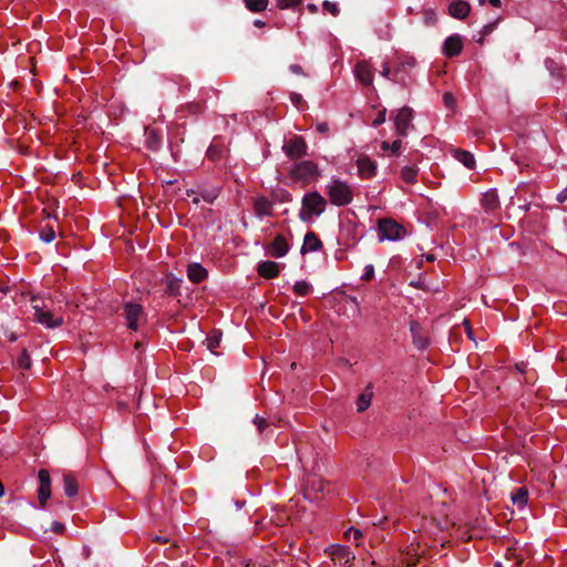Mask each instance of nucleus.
Returning <instances> with one entry per match:
<instances>
[{
    "mask_svg": "<svg viewBox=\"0 0 567 567\" xmlns=\"http://www.w3.org/2000/svg\"><path fill=\"white\" fill-rule=\"evenodd\" d=\"M488 2L493 6V7H501L502 4V1L501 0H488Z\"/></svg>",
    "mask_w": 567,
    "mask_h": 567,
    "instance_id": "obj_54",
    "label": "nucleus"
},
{
    "mask_svg": "<svg viewBox=\"0 0 567 567\" xmlns=\"http://www.w3.org/2000/svg\"><path fill=\"white\" fill-rule=\"evenodd\" d=\"M64 493L68 497H74L78 494V482L71 474L63 476Z\"/></svg>",
    "mask_w": 567,
    "mask_h": 567,
    "instance_id": "obj_26",
    "label": "nucleus"
},
{
    "mask_svg": "<svg viewBox=\"0 0 567 567\" xmlns=\"http://www.w3.org/2000/svg\"><path fill=\"white\" fill-rule=\"evenodd\" d=\"M33 320L47 328H58L64 322L62 316H55L44 301L32 298Z\"/></svg>",
    "mask_w": 567,
    "mask_h": 567,
    "instance_id": "obj_3",
    "label": "nucleus"
},
{
    "mask_svg": "<svg viewBox=\"0 0 567 567\" xmlns=\"http://www.w3.org/2000/svg\"><path fill=\"white\" fill-rule=\"evenodd\" d=\"M124 317L127 328L136 331L140 327V322L144 320L143 307L138 303L126 302L124 306Z\"/></svg>",
    "mask_w": 567,
    "mask_h": 567,
    "instance_id": "obj_6",
    "label": "nucleus"
},
{
    "mask_svg": "<svg viewBox=\"0 0 567 567\" xmlns=\"http://www.w3.org/2000/svg\"><path fill=\"white\" fill-rule=\"evenodd\" d=\"M326 193L331 204L336 206H347L353 198V190L351 186L338 178H333L327 184Z\"/></svg>",
    "mask_w": 567,
    "mask_h": 567,
    "instance_id": "obj_2",
    "label": "nucleus"
},
{
    "mask_svg": "<svg viewBox=\"0 0 567 567\" xmlns=\"http://www.w3.org/2000/svg\"><path fill=\"white\" fill-rule=\"evenodd\" d=\"M3 493H4V488H3L2 483L0 482V497L3 495Z\"/></svg>",
    "mask_w": 567,
    "mask_h": 567,
    "instance_id": "obj_59",
    "label": "nucleus"
},
{
    "mask_svg": "<svg viewBox=\"0 0 567 567\" xmlns=\"http://www.w3.org/2000/svg\"><path fill=\"white\" fill-rule=\"evenodd\" d=\"M482 205L486 210H494L498 207V196L495 190H488L483 195Z\"/></svg>",
    "mask_w": 567,
    "mask_h": 567,
    "instance_id": "obj_25",
    "label": "nucleus"
},
{
    "mask_svg": "<svg viewBox=\"0 0 567 567\" xmlns=\"http://www.w3.org/2000/svg\"><path fill=\"white\" fill-rule=\"evenodd\" d=\"M238 567H268L267 565L256 564V563H241Z\"/></svg>",
    "mask_w": 567,
    "mask_h": 567,
    "instance_id": "obj_53",
    "label": "nucleus"
},
{
    "mask_svg": "<svg viewBox=\"0 0 567 567\" xmlns=\"http://www.w3.org/2000/svg\"><path fill=\"white\" fill-rule=\"evenodd\" d=\"M414 556H415V555H412L410 551H408V553L405 554V557H404V560H403V561H404L408 566H412V565H414Z\"/></svg>",
    "mask_w": 567,
    "mask_h": 567,
    "instance_id": "obj_49",
    "label": "nucleus"
},
{
    "mask_svg": "<svg viewBox=\"0 0 567 567\" xmlns=\"http://www.w3.org/2000/svg\"><path fill=\"white\" fill-rule=\"evenodd\" d=\"M385 113H386L385 109H383L381 112H379L378 116L373 121V126H379L385 122Z\"/></svg>",
    "mask_w": 567,
    "mask_h": 567,
    "instance_id": "obj_44",
    "label": "nucleus"
},
{
    "mask_svg": "<svg viewBox=\"0 0 567 567\" xmlns=\"http://www.w3.org/2000/svg\"><path fill=\"white\" fill-rule=\"evenodd\" d=\"M436 13L433 10H426L424 12V22L427 25H432L436 22Z\"/></svg>",
    "mask_w": 567,
    "mask_h": 567,
    "instance_id": "obj_41",
    "label": "nucleus"
},
{
    "mask_svg": "<svg viewBox=\"0 0 567 567\" xmlns=\"http://www.w3.org/2000/svg\"><path fill=\"white\" fill-rule=\"evenodd\" d=\"M344 536L348 539H353L354 542H358L362 537V532L354 527H350L346 530Z\"/></svg>",
    "mask_w": 567,
    "mask_h": 567,
    "instance_id": "obj_37",
    "label": "nucleus"
},
{
    "mask_svg": "<svg viewBox=\"0 0 567 567\" xmlns=\"http://www.w3.org/2000/svg\"><path fill=\"white\" fill-rule=\"evenodd\" d=\"M374 276V268L372 265H368L365 268H364V272L362 275V279L363 280H371Z\"/></svg>",
    "mask_w": 567,
    "mask_h": 567,
    "instance_id": "obj_43",
    "label": "nucleus"
},
{
    "mask_svg": "<svg viewBox=\"0 0 567 567\" xmlns=\"http://www.w3.org/2000/svg\"><path fill=\"white\" fill-rule=\"evenodd\" d=\"M40 481V487L38 491L39 502L41 507H44L48 499L51 496V480L50 474L47 470H40L38 474Z\"/></svg>",
    "mask_w": 567,
    "mask_h": 567,
    "instance_id": "obj_10",
    "label": "nucleus"
},
{
    "mask_svg": "<svg viewBox=\"0 0 567 567\" xmlns=\"http://www.w3.org/2000/svg\"><path fill=\"white\" fill-rule=\"evenodd\" d=\"M0 292L1 293H6L7 292V288L0 287Z\"/></svg>",
    "mask_w": 567,
    "mask_h": 567,
    "instance_id": "obj_60",
    "label": "nucleus"
},
{
    "mask_svg": "<svg viewBox=\"0 0 567 567\" xmlns=\"http://www.w3.org/2000/svg\"><path fill=\"white\" fill-rule=\"evenodd\" d=\"M454 157L461 162L465 167L473 168L475 165V158L472 153L464 150H454Z\"/></svg>",
    "mask_w": 567,
    "mask_h": 567,
    "instance_id": "obj_24",
    "label": "nucleus"
},
{
    "mask_svg": "<svg viewBox=\"0 0 567 567\" xmlns=\"http://www.w3.org/2000/svg\"><path fill=\"white\" fill-rule=\"evenodd\" d=\"M290 100L295 105H299L302 101V96L300 94L293 92L290 94Z\"/></svg>",
    "mask_w": 567,
    "mask_h": 567,
    "instance_id": "obj_48",
    "label": "nucleus"
},
{
    "mask_svg": "<svg viewBox=\"0 0 567 567\" xmlns=\"http://www.w3.org/2000/svg\"><path fill=\"white\" fill-rule=\"evenodd\" d=\"M410 330L413 334V342L419 349H425L429 344L427 338L422 333V328L419 322L411 321Z\"/></svg>",
    "mask_w": 567,
    "mask_h": 567,
    "instance_id": "obj_20",
    "label": "nucleus"
},
{
    "mask_svg": "<svg viewBox=\"0 0 567 567\" xmlns=\"http://www.w3.org/2000/svg\"><path fill=\"white\" fill-rule=\"evenodd\" d=\"M326 491V483L317 476H310L307 480V486L305 491V496L309 498L310 501L317 499V494L324 493Z\"/></svg>",
    "mask_w": 567,
    "mask_h": 567,
    "instance_id": "obj_12",
    "label": "nucleus"
},
{
    "mask_svg": "<svg viewBox=\"0 0 567 567\" xmlns=\"http://www.w3.org/2000/svg\"><path fill=\"white\" fill-rule=\"evenodd\" d=\"M293 291L298 296H306L310 291V286L306 281H297L293 286Z\"/></svg>",
    "mask_w": 567,
    "mask_h": 567,
    "instance_id": "obj_35",
    "label": "nucleus"
},
{
    "mask_svg": "<svg viewBox=\"0 0 567 567\" xmlns=\"http://www.w3.org/2000/svg\"><path fill=\"white\" fill-rule=\"evenodd\" d=\"M355 79L363 85H371L373 83V70L372 66L365 62L360 61L354 68Z\"/></svg>",
    "mask_w": 567,
    "mask_h": 567,
    "instance_id": "obj_11",
    "label": "nucleus"
},
{
    "mask_svg": "<svg viewBox=\"0 0 567 567\" xmlns=\"http://www.w3.org/2000/svg\"><path fill=\"white\" fill-rule=\"evenodd\" d=\"M309 9H310L311 11H316V10H317L316 6H309Z\"/></svg>",
    "mask_w": 567,
    "mask_h": 567,
    "instance_id": "obj_62",
    "label": "nucleus"
},
{
    "mask_svg": "<svg viewBox=\"0 0 567 567\" xmlns=\"http://www.w3.org/2000/svg\"><path fill=\"white\" fill-rule=\"evenodd\" d=\"M155 540H157L159 543H166L167 538H164V537H161V536H156Z\"/></svg>",
    "mask_w": 567,
    "mask_h": 567,
    "instance_id": "obj_57",
    "label": "nucleus"
},
{
    "mask_svg": "<svg viewBox=\"0 0 567 567\" xmlns=\"http://www.w3.org/2000/svg\"><path fill=\"white\" fill-rule=\"evenodd\" d=\"M511 501L513 505L517 506L518 508H524L528 502V489L526 487L516 488L511 494Z\"/></svg>",
    "mask_w": 567,
    "mask_h": 567,
    "instance_id": "obj_23",
    "label": "nucleus"
},
{
    "mask_svg": "<svg viewBox=\"0 0 567 567\" xmlns=\"http://www.w3.org/2000/svg\"><path fill=\"white\" fill-rule=\"evenodd\" d=\"M254 24H255L256 27H258V28H262V27H265V22H264V21H261V20H255Z\"/></svg>",
    "mask_w": 567,
    "mask_h": 567,
    "instance_id": "obj_55",
    "label": "nucleus"
},
{
    "mask_svg": "<svg viewBox=\"0 0 567 567\" xmlns=\"http://www.w3.org/2000/svg\"><path fill=\"white\" fill-rule=\"evenodd\" d=\"M464 326H465V330H466V333L470 339H473V331H472V328L470 326V322L467 320H464Z\"/></svg>",
    "mask_w": 567,
    "mask_h": 567,
    "instance_id": "obj_52",
    "label": "nucleus"
},
{
    "mask_svg": "<svg viewBox=\"0 0 567 567\" xmlns=\"http://www.w3.org/2000/svg\"><path fill=\"white\" fill-rule=\"evenodd\" d=\"M321 247H322L321 240L317 237V235L313 231H309L305 236L303 244L301 247V254L317 251Z\"/></svg>",
    "mask_w": 567,
    "mask_h": 567,
    "instance_id": "obj_19",
    "label": "nucleus"
},
{
    "mask_svg": "<svg viewBox=\"0 0 567 567\" xmlns=\"http://www.w3.org/2000/svg\"><path fill=\"white\" fill-rule=\"evenodd\" d=\"M282 148L290 158H299L306 154L307 145L302 137L295 136L287 141Z\"/></svg>",
    "mask_w": 567,
    "mask_h": 567,
    "instance_id": "obj_9",
    "label": "nucleus"
},
{
    "mask_svg": "<svg viewBox=\"0 0 567 567\" xmlns=\"http://www.w3.org/2000/svg\"><path fill=\"white\" fill-rule=\"evenodd\" d=\"M40 238L47 244L51 243L55 238V231L53 227L50 225L44 227L40 234Z\"/></svg>",
    "mask_w": 567,
    "mask_h": 567,
    "instance_id": "obj_34",
    "label": "nucleus"
},
{
    "mask_svg": "<svg viewBox=\"0 0 567 567\" xmlns=\"http://www.w3.org/2000/svg\"><path fill=\"white\" fill-rule=\"evenodd\" d=\"M557 202L565 203L567 200V187L564 188L558 195H557Z\"/></svg>",
    "mask_w": 567,
    "mask_h": 567,
    "instance_id": "obj_50",
    "label": "nucleus"
},
{
    "mask_svg": "<svg viewBox=\"0 0 567 567\" xmlns=\"http://www.w3.org/2000/svg\"><path fill=\"white\" fill-rule=\"evenodd\" d=\"M255 214L259 217L270 216L274 204L265 196H256L252 200Z\"/></svg>",
    "mask_w": 567,
    "mask_h": 567,
    "instance_id": "obj_16",
    "label": "nucleus"
},
{
    "mask_svg": "<svg viewBox=\"0 0 567 567\" xmlns=\"http://www.w3.org/2000/svg\"><path fill=\"white\" fill-rule=\"evenodd\" d=\"M221 340V333L218 331H214L212 334H209L206 338V344L208 350H210L213 353L215 352V349L219 347Z\"/></svg>",
    "mask_w": 567,
    "mask_h": 567,
    "instance_id": "obj_31",
    "label": "nucleus"
},
{
    "mask_svg": "<svg viewBox=\"0 0 567 567\" xmlns=\"http://www.w3.org/2000/svg\"><path fill=\"white\" fill-rule=\"evenodd\" d=\"M381 74L386 79H394L393 72L391 71L390 66L386 63L383 64Z\"/></svg>",
    "mask_w": 567,
    "mask_h": 567,
    "instance_id": "obj_45",
    "label": "nucleus"
},
{
    "mask_svg": "<svg viewBox=\"0 0 567 567\" xmlns=\"http://www.w3.org/2000/svg\"><path fill=\"white\" fill-rule=\"evenodd\" d=\"M290 71L295 74H303L302 68L298 64L290 65Z\"/></svg>",
    "mask_w": 567,
    "mask_h": 567,
    "instance_id": "obj_51",
    "label": "nucleus"
},
{
    "mask_svg": "<svg viewBox=\"0 0 567 567\" xmlns=\"http://www.w3.org/2000/svg\"><path fill=\"white\" fill-rule=\"evenodd\" d=\"M379 234L380 240H400L406 235L405 228L391 218H384L379 220Z\"/></svg>",
    "mask_w": 567,
    "mask_h": 567,
    "instance_id": "obj_5",
    "label": "nucleus"
},
{
    "mask_svg": "<svg viewBox=\"0 0 567 567\" xmlns=\"http://www.w3.org/2000/svg\"><path fill=\"white\" fill-rule=\"evenodd\" d=\"M426 259H427L429 261L434 260L433 256H431V255H430V256H427V257H426Z\"/></svg>",
    "mask_w": 567,
    "mask_h": 567,
    "instance_id": "obj_63",
    "label": "nucleus"
},
{
    "mask_svg": "<svg viewBox=\"0 0 567 567\" xmlns=\"http://www.w3.org/2000/svg\"><path fill=\"white\" fill-rule=\"evenodd\" d=\"M65 527L62 523L60 522H54L52 524V530L56 534H62L64 532Z\"/></svg>",
    "mask_w": 567,
    "mask_h": 567,
    "instance_id": "obj_46",
    "label": "nucleus"
},
{
    "mask_svg": "<svg viewBox=\"0 0 567 567\" xmlns=\"http://www.w3.org/2000/svg\"><path fill=\"white\" fill-rule=\"evenodd\" d=\"M83 555H84V557H85V558H89V557H90V555H91V550H90V548H84V549H83Z\"/></svg>",
    "mask_w": 567,
    "mask_h": 567,
    "instance_id": "obj_56",
    "label": "nucleus"
},
{
    "mask_svg": "<svg viewBox=\"0 0 567 567\" xmlns=\"http://www.w3.org/2000/svg\"><path fill=\"white\" fill-rule=\"evenodd\" d=\"M443 102H444L445 106L449 109H454V106H455V99H454L453 94L450 92L444 93Z\"/></svg>",
    "mask_w": 567,
    "mask_h": 567,
    "instance_id": "obj_42",
    "label": "nucleus"
},
{
    "mask_svg": "<svg viewBox=\"0 0 567 567\" xmlns=\"http://www.w3.org/2000/svg\"><path fill=\"white\" fill-rule=\"evenodd\" d=\"M415 65V59L411 56L402 58L399 60L396 66L393 70V81H400L399 74L405 69L413 68Z\"/></svg>",
    "mask_w": 567,
    "mask_h": 567,
    "instance_id": "obj_27",
    "label": "nucleus"
},
{
    "mask_svg": "<svg viewBox=\"0 0 567 567\" xmlns=\"http://www.w3.org/2000/svg\"><path fill=\"white\" fill-rule=\"evenodd\" d=\"M301 0H277V6L279 9H288L295 6H298Z\"/></svg>",
    "mask_w": 567,
    "mask_h": 567,
    "instance_id": "obj_40",
    "label": "nucleus"
},
{
    "mask_svg": "<svg viewBox=\"0 0 567 567\" xmlns=\"http://www.w3.org/2000/svg\"><path fill=\"white\" fill-rule=\"evenodd\" d=\"M401 146L402 141L400 138L395 140L393 143H389L386 141L381 143V150L389 156H398L400 154Z\"/></svg>",
    "mask_w": 567,
    "mask_h": 567,
    "instance_id": "obj_28",
    "label": "nucleus"
},
{
    "mask_svg": "<svg viewBox=\"0 0 567 567\" xmlns=\"http://www.w3.org/2000/svg\"><path fill=\"white\" fill-rule=\"evenodd\" d=\"M330 554L334 564H339L341 567H351V563L355 558L350 548L343 545L331 546Z\"/></svg>",
    "mask_w": 567,
    "mask_h": 567,
    "instance_id": "obj_8",
    "label": "nucleus"
},
{
    "mask_svg": "<svg viewBox=\"0 0 567 567\" xmlns=\"http://www.w3.org/2000/svg\"><path fill=\"white\" fill-rule=\"evenodd\" d=\"M413 111L408 106L400 109L394 118L395 132L400 137H405L408 131L412 127Z\"/></svg>",
    "mask_w": 567,
    "mask_h": 567,
    "instance_id": "obj_7",
    "label": "nucleus"
},
{
    "mask_svg": "<svg viewBox=\"0 0 567 567\" xmlns=\"http://www.w3.org/2000/svg\"><path fill=\"white\" fill-rule=\"evenodd\" d=\"M187 276L190 281L198 284L207 277V270L199 264H190L187 269Z\"/></svg>",
    "mask_w": 567,
    "mask_h": 567,
    "instance_id": "obj_21",
    "label": "nucleus"
},
{
    "mask_svg": "<svg viewBox=\"0 0 567 567\" xmlns=\"http://www.w3.org/2000/svg\"><path fill=\"white\" fill-rule=\"evenodd\" d=\"M417 169L414 166H404L401 169V178L408 184L416 182Z\"/></svg>",
    "mask_w": 567,
    "mask_h": 567,
    "instance_id": "obj_29",
    "label": "nucleus"
},
{
    "mask_svg": "<svg viewBox=\"0 0 567 567\" xmlns=\"http://www.w3.org/2000/svg\"><path fill=\"white\" fill-rule=\"evenodd\" d=\"M463 41L458 34L449 37L444 42V53L447 56H456L462 52Z\"/></svg>",
    "mask_w": 567,
    "mask_h": 567,
    "instance_id": "obj_15",
    "label": "nucleus"
},
{
    "mask_svg": "<svg viewBox=\"0 0 567 567\" xmlns=\"http://www.w3.org/2000/svg\"><path fill=\"white\" fill-rule=\"evenodd\" d=\"M32 361L28 353V351L24 349L22 353L18 358V365L21 369L29 370L31 368Z\"/></svg>",
    "mask_w": 567,
    "mask_h": 567,
    "instance_id": "obj_33",
    "label": "nucleus"
},
{
    "mask_svg": "<svg viewBox=\"0 0 567 567\" xmlns=\"http://www.w3.org/2000/svg\"><path fill=\"white\" fill-rule=\"evenodd\" d=\"M245 4L251 12H261L266 10L268 0H245Z\"/></svg>",
    "mask_w": 567,
    "mask_h": 567,
    "instance_id": "obj_30",
    "label": "nucleus"
},
{
    "mask_svg": "<svg viewBox=\"0 0 567 567\" xmlns=\"http://www.w3.org/2000/svg\"><path fill=\"white\" fill-rule=\"evenodd\" d=\"M254 424L257 426L259 433H264V431L269 426L267 420L259 415H256L254 419Z\"/></svg>",
    "mask_w": 567,
    "mask_h": 567,
    "instance_id": "obj_38",
    "label": "nucleus"
},
{
    "mask_svg": "<svg viewBox=\"0 0 567 567\" xmlns=\"http://www.w3.org/2000/svg\"><path fill=\"white\" fill-rule=\"evenodd\" d=\"M257 271L261 277L271 279L279 275V265L275 261L266 260L258 265Z\"/></svg>",
    "mask_w": 567,
    "mask_h": 567,
    "instance_id": "obj_18",
    "label": "nucleus"
},
{
    "mask_svg": "<svg viewBox=\"0 0 567 567\" xmlns=\"http://www.w3.org/2000/svg\"><path fill=\"white\" fill-rule=\"evenodd\" d=\"M373 398V391L372 386L368 385L362 393L358 396L357 400V411L363 412L365 411L370 405Z\"/></svg>",
    "mask_w": 567,
    "mask_h": 567,
    "instance_id": "obj_22",
    "label": "nucleus"
},
{
    "mask_svg": "<svg viewBox=\"0 0 567 567\" xmlns=\"http://www.w3.org/2000/svg\"><path fill=\"white\" fill-rule=\"evenodd\" d=\"M470 11V3L463 0L452 1L449 6V14L458 20L465 19L468 16Z\"/></svg>",
    "mask_w": 567,
    "mask_h": 567,
    "instance_id": "obj_14",
    "label": "nucleus"
},
{
    "mask_svg": "<svg viewBox=\"0 0 567 567\" xmlns=\"http://www.w3.org/2000/svg\"><path fill=\"white\" fill-rule=\"evenodd\" d=\"M316 128L319 133H322V134H326L329 132V125L326 122L317 124Z\"/></svg>",
    "mask_w": 567,
    "mask_h": 567,
    "instance_id": "obj_47",
    "label": "nucleus"
},
{
    "mask_svg": "<svg viewBox=\"0 0 567 567\" xmlns=\"http://www.w3.org/2000/svg\"><path fill=\"white\" fill-rule=\"evenodd\" d=\"M217 196H218L217 188H212V189H208V190H205L202 193V198L208 204H213L214 200L217 198Z\"/></svg>",
    "mask_w": 567,
    "mask_h": 567,
    "instance_id": "obj_36",
    "label": "nucleus"
},
{
    "mask_svg": "<svg viewBox=\"0 0 567 567\" xmlns=\"http://www.w3.org/2000/svg\"><path fill=\"white\" fill-rule=\"evenodd\" d=\"M494 567H503L502 563L497 561L495 563Z\"/></svg>",
    "mask_w": 567,
    "mask_h": 567,
    "instance_id": "obj_61",
    "label": "nucleus"
},
{
    "mask_svg": "<svg viewBox=\"0 0 567 567\" xmlns=\"http://www.w3.org/2000/svg\"><path fill=\"white\" fill-rule=\"evenodd\" d=\"M192 202L195 204V205H198L199 204V197L198 196H194Z\"/></svg>",
    "mask_w": 567,
    "mask_h": 567,
    "instance_id": "obj_58",
    "label": "nucleus"
},
{
    "mask_svg": "<svg viewBox=\"0 0 567 567\" xmlns=\"http://www.w3.org/2000/svg\"><path fill=\"white\" fill-rule=\"evenodd\" d=\"M146 142L148 147L156 150L159 146V136L155 130L146 131Z\"/></svg>",
    "mask_w": 567,
    "mask_h": 567,
    "instance_id": "obj_32",
    "label": "nucleus"
},
{
    "mask_svg": "<svg viewBox=\"0 0 567 567\" xmlns=\"http://www.w3.org/2000/svg\"><path fill=\"white\" fill-rule=\"evenodd\" d=\"M478 3H480L481 6H483V4H485V0H478Z\"/></svg>",
    "mask_w": 567,
    "mask_h": 567,
    "instance_id": "obj_64",
    "label": "nucleus"
},
{
    "mask_svg": "<svg viewBox=\"0 0 567 567\" xmlns=\"http://www.w3.org/2000/svg\"><path fill=\"white\" fill-rule=\"evenodd\" d=\"M290 176L295 182H300L306 186L318 179L320 171L316 163L311 161H302L291 168Z\"/></svg>",
    "mask_w": 567,
    "mask_h": 567,
    "instance_id": "obj_4",
    "label": "nucleus"
},
{
    "mask_svg": "<svg viewBox=\"0 0 567 567\" xmlns=\"http://www.w3.org/2000/svg\"><path fill=\"white\" fill-rule=\"evenodd\" d=\"M357 167L359 175L362 178H371L375 175L377 165L367 155H362L357 159Z\"/></svg>",
    "mask_w": 567,
    "mask_h": 567,
    "instance_id": "obj_13",
    "label": "nucleus"
},
{
    "mask_svg": "<svg viewBox=\"0 0 567 567\" xmlns=\"http://www.w3.org/2000/svg\"><path fill=\"white\" fill-rule=\"evenodd\" d=\"M327 207L326 198L318 192H310L301 199L299 218L302 221H311L323 214Z\"/></svg>",
    "mask_w": 567,
    "mask_h": 567,
    "instance_id": "obj_1",
    "label": "nucleus"
},
{
    "mask_svg": "<svg viewBox=\"0 0 567 567\" xmlns=\"http://www.w3.org/2000/svg\"><path fill=\"white\" fill-rule=\"evenodd\" d=\"M322 7L323 9L329 12L330 14L337 17L339 14V8H338V4L334 3V2H330V1H324L322 3Z\"/></svg>",
    "mask_w": 567,
    "mask_h": 567,
    "instance_id": "obj_39",
    "label": "nucleus"
},
{
    "mask_svg": "<svg viewBox=\"0 0 567 567\" xmlns=\"http://www.w3.org/2000/svg\"><path fill=\"white\" fill-rule=\"evenodd\" d=\"M289 251V245L282 235H277L269 246V254L275 258L284 257Z\"/></svg>",
    "mask_w": 567,
    "mask_h": 567,
    "instance_id": "obj_17",
    "label": "nucleus"
}]
</instances>
